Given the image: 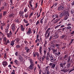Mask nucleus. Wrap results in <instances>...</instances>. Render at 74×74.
Here are the masks:
<instances>
[{
	"label": "nucleus",
	"mask_w": 74,
	"mask_h": 74,
	"mask_svg": "<svg viewBox=\"0 0 74 74\" xmlns=\"http://www.w3.org/2000/svg\"><path fill=\"white\" fill-rule=\"evenodd\" d=\"M40 22L41 24H43V18H42Z\"/></svg>",
	"instance_id": "de8ad7c7"
},
{
	"label": "nucleus",
	"mask_w": 74,
	"mask_h": 74,
	"mask_svg": "<svg viewBox=\"0 0 74 74\" xmlns=\"http://www.w3.org/2000/svg\"><path fill=\"white\" fill-rule=\"evenodd\" d=\"M47 41H45V43L44 45V47H46V45H47Z\"/></svg>",
	"instance_id": "4c0bfd02"
},
{
	"label": "nucleus",
	"mask_w": 74,
	"mask_h": 74,
	"mask_svg": "<svg viewBox=\"0 0 74 74\" xmlns=\"http://www.w3.org/2000/svg\"><path fill=\"white\" fill-rule=\"evenodd\" d=\"M38 41L39 42H40V39H37L35 41V42L36 43L37 42H38Z\"/></svg>",
	"instance_id": "8fccbe9b"
},
{
	"label": "nucleus",
	"mask_w": 74,
	"mask_h": 74,
	"mask_svg": "<svg viewBox=\"0 0 74 74\" xmlns=\"http://www.w3.org/2000/svg\"><path fill=\"white\" fill-rule=\"evenodd\" d=\"M21 31H22V32H24V30L25 29V28L23 27V25H21Z\"/></svg>",
	"instance_id": "a211bd4d"
},
{
	"label": "nucleus",
	"mask_w": 74,
	"mask_h": 74,
	"mask_svg": "<svg viewBox=\"0 0 74 74\" xmlns=\"http://www.w3.org/2000/svg\"><path fill=\"white\" fill-rule=\"evenodd\" d=\"M53 5H54V7H56V5H58V3H56Z\"/></svg>",
	"instance_id": "0e129e2a"
},
{
	"label": "nucleus",
	"mask_w": 74,
	"mask_h": 74,
	"mask_svg": "<svg viewBox=\"0 0 74 74\" xmlns=\"http://www.w3.org/2000/svg\"><path fill=\"white\" fill-rule=\"evenodd\" d=\"M48 56H49L50 58V61L51 62H54V61L56 60V58L54 56L52 55V54L50 53V52H48Z\"/></svg>",
	"instance_id": "f257e3e1"
},
{
	"label": "nucleus",
	"mask_w": 74,
	"mask_h": 74,
	"mask_svg": "<svg viewBox=\"0 0 74 74\" xmlns=\"http://www.w3.org/2000/svg\"><path fill=\"white\" fill-rule=\"evenodd\" d=\"M29 70H33L34 69V64H30L29 67Z\"/></svg>",
	"instance_id": "9b49d317"
},
{
	"label": "nucleus",
	"mask_w": 74,
	"mask_h": 74,
	"mask_svg": "<svg viewBox=\"0 0 74 74\" xmlns=\"http://www.w3.org/2000/svg\"><path fill=\"white\" fill-rule=\"evenodd\" d=\"M15 55L16 56H18V52L17 51H16V52H15Z\"/></svg>",
	"instance_id": "338daca9"
},
{
	"label": "nucleus",
	"mask_w": 74,
	"mask_h": 74,
	"mask_svg": "<svg viewBox=\"0 0 74 74\" xmlns=\"http://www.w3.org/2000/svg\"><path fill=\"white\" fill-rule=\"evenodd\" d=\"M61 25V24H60L59 25H57V26H56V27H55V29H57V28H58V27H59Z\"/></svg>",
	"instance_id": "c03bdc74"
},
{
	"label": "nucleus",
	"mask_w": 74,
	"mask_h": 74,
	"mask_svg": "<svg viewBox=\"0 0 74 74\" xmlns=\"http://www.w3.org/2000/svg\"><path fill=\"white\" fill-rule=\"evenodd\" d=\"M39 51L40 55H42V46H40L39 47Z\"/></svg>",
	"instance_id": "9d476101"
},
{
	"label": "nucleus",
	"mask_w": 74,
	"mask_h": 74,
	"mask_svg": "<svg viewBox=\"0 0 74 74\" xmlns=\"http://www.w3.org/2000/svg\"><path fill=\"white\" fill-rule=\"evenodd\" d=\"M65 14L66 16H69V13L68 12H66Z\"/></svg>",
	"instance_id": "393cba45"
},
{
	"label": "nucleus",
	"mask_w": 74,
	"mask_h": 74,
	"mask_svg": "<svg viewBox=\"0 0 74 74\" xmlns=\"http://www.w3.org/2000/svg\"><path fill=\"white\" fill-rule=\"evenodd\" d=\"M63 14H64L62 12V13H61L60 14V18H62V17L63 16Z\"/></svg>",
	"instance_id": "e433bc0d"
},
{
	"label": "nucleus",
	"mask_w": 74,
	"mask_h": 74,
	"mask_svg": "<svg viewBox=\"0 0 74 74\" xmlns=\"http://www.w3.org/2000/svg\"><path fill=\"white\" fill-rule=\"evenodd\" d=\"M14 16H15V14H11L10 15V18H11L12 17V18H14Z\"/></svg>",
	"instance_id": "b1692460"
},
{
	"label": "nucleus",
	"mask_w": 74,
	"mask_h": 74,
	"mask_svg": "<svg viewBox=\"0 0 74 74\" xmlns=\"http://www.w3.org/2000/svg\"><path fill=\"white\" fill-rule=\"evenodd\" d=\"M32 29H31V28H29L28 29V31L26 33V34L27 35H29V34H32Z\"/></svg>",
	"instance_id": "39448f33"
},
{
	"label": "nucleus",
	"mask_w": 74,
	"mask_h": 74,
	"mask_svg": "<svg viewBox=\"0 0 74 74\" xmlns=\"http://www.w3.org/2000/svg\"><path fill=\"white\" fill-rule=\"evenodd\" d=\"M4 58H7V56H6V53H5L4 54Z\"/></svg>",
	"instance_id": "774afa93"
},
{
	"label": "nucleus",
	"mask_w": 74,
	"mask_h": 74,
	"mask_svg": "<svg viewBox=\"0 0 74 74\" xmlns=\"http://www.w3.org/2000/svg\"><path fill=\"white\" fill-rule=\"evenodd\" d=\"M28 10H27V7H26L24 9V12H25H25H27V11Z\"/></svg>",
	"instance_id": "7c9ffc66"
},
{
	"label": "nucleus",
	"mask_w": 74,
	"mask_h": 74,
	"mask_svg": "<svg viewBox=\"0 0 74 74\" xmlns=\"http://www.w3.org/2000/svg\"><path fill=\"white\" fill-rule=\"evenodd\" d=\"M14 63H15V64L18 65L19 63V62L17 60L15 59L14 61Z\"/></svg>",
	"instance_id": "dca6fc26"
},
{
	"label": "nucleus",
	"mask_w": 74,
	"mask_h": 74,
	"mask_svg": "<svg viewBox=\"0 0 74 74\" xmlns=\"http://www.w3.org/2000/svg\"><path fill=\"white\" fill-rule=\"evenodd\" d=\"M12 29L13 31H14L15 29V26H12Z\"/></svg>",
	"instance_id": "473e14b6"
},
{
	"label": "nucleus",
	"mask_w": 74,
	"mask_h": 74,
	"mask_svg": "<svg viewBox=\"0 0 74 74\" xmlns=\"http://www.w3.org/2000/svg\"><path fill=\"white\" fill-rule=\"evenodd\" d=\"M24 49L25 50H26V52H27V53H29L30 49H29L28 47L25 46Z\"/></svg>",
	"instance_id": "f8f14e48"
},
{
	"label": "nucleus",
	"mask_w": 74,
	"mask_h": 74,
	"mask_svg": "<svg viewBox=\"0 0 74 74\" xmlns=\"http://www.w3.org/2000/svg\"><path fill=\"white\" fill-rule=\"evenodd\" d=\"M56 46L54 44H53L51 45V47L52 48H55Z\"/></svg>",
	"instance_id": "603ef678"
},
{
	"label": "nucleus",
	"mask_w": 74,
	"mask_h": 74,
	"mask_svg": "<svg viewBox=\"0 0 74 74\" xmlns=\"http://www.w3.org/2000/svg\"><path fill=\"white\" fill-rule=\"evenodd\" d=\"M71 23H69L67 25V26H71Z\"/></svg>",
	"instance_id": "680f3d73"
},
{
	"label": "nucleus",
	"mask_w": 74,
	"mask_h": 74,
	"mask_svg": "<svg viewBox=\"0 0 74 74\" xmlns=\"http://www.w3.org/2000/svg\"><path fill=\"white\" fill-rule=\"evenodd\" d=\"M23 14H24V12L22 10H21L19 12V14L21 15V16H23Z\"/></svg>",
	"instance_id": "2eb2a0df"
},
{
	"label": "nucleus",
	"mask_w": 74,
	"mask_h": 74,
	"mask_svg": "<svg viewBox=\"0 0 74 74\" xmlns=\"http://www.w3.org/2000/svg\"><path fill=\"white\" fill-rule=\"evenodd\" d=\"M15 41H12L10 42V45L12 46H13L15 44Z\"/></svg>",
	"instance_id": "4be33fe9"
},
{
	"label": "nucleus",
	"mask_w": 74,
	"mask_h": 74,
	"mask_svg": "<svg viewBox=\"0 0 74 74\" xmlns=\"http://www.w3.org/2000/svg\"><path fill=\"white\" fill-rule=\"evenodd\" d=\"M10 41L9 40H7V41H6V42H4V44L5 45H7V44H10Z\"/></svg>",
	"instance_id": "412c9836"
},
{
	"label": "nucleus",
	"mask_w": 74,
	"mask_h": 74,
	"mask_svg": "<svg viewBox=\"0 0 74 74\" xmlns=\"http://www.w3.org/2000/svg\"><path fill=\"white\" fill-rule=\"evenodd\" d=\"M71 14H74V10L72 9L71 10Z\"/></svg>",
	"instance_id": "ea45409f"
},
{
	"label": "nucleus",
	"mask_w": 74,
	"mask_h": 74,
	"mask_svg": "<svg viewBox=\"0 0 74 74\" xmlns=\"http://www.w3.org/2000/svg\"><path fill=\"white\" fill-rule=\"evenodd\" d=\"M74 39H72L70 41V44H71V43L73 42V41H74Z\"/></svg>",
	"instance_id": "09e8293b"
},
{
	"label": "nucleus",
	"mask_w": 74,
	"mask_h": 74,
	"mask_svg": "<svg viewBox=\"0 0 74 74\" xmlns=\"http://www.w3.org/2000/svg\"><path fill=\"white\" fill-rule=\"evenodd\" d=\"M14 22L16 23H18L19 22V20H18V19L16 18L14 21Z\"/></svg>",
	"instance_id": "58836bf2"
},
{
	"label": "nucleus",
	"mask_w": 74,
	"mask_h": 74,
	"mask_svg": "<svg viewBox=\"0 0 74 74\" xmlns=\"http://www.w3.org/2000/svg\"><path fill=\"white\" fill-rule=\"evenodd\" d=\"M57 51H57V49L53 50V53H55L57 52Z\"/></svg>",
	"instance_id": "37998d69"
},
{
	"label": "nucleus",
	"mask_w": 74,
	"mask_h": 74,
	"mask_svg": "<svg viewBox=\"0 0 74 74\" xmlns=\"http://www.w3.org/2000/svg\"><path fill=\"white\" fill-rule=\"evenodd\" d=\"M53 25H55V23H57V21H56V20H53Z\"/></svg>",
	"instance_id": "72a5a7b5"
},
{
	"label": "nucleus",
	"mask_w": 74,
	"mask_h": 74,
	"mask_svg": "<svg viewBox=\"0 0 74 74\" xmlns=\"http://www.w3.org/2000/svg\"><path fill=\"white\" fill-rule=\"evenodd\" d=\"M9 27L10 24H8L6 27L5 31V33H8V29H9Z\"/></svg>",
	"instance_id": "20e7f679"
},
{
	"label": "nucleus",
	"mask_w": 74,
	"mask_h": 74,
	"mask_svg": "<svg viewBox=\"0 0 74 74\" xmlns=\"http://www.w3.org/2000/svg\"><path fill=\"white\" fill-rule=\"evenodd\" d=\"M45 73H47V74H51L50 73V72H49V71H47L46 72H45Z\"/></svg>",
	"instance_id": "bf43d9fd"
},
{
	"label": "nucleus",
	"mask_w": 74,
	"mask_h": 74,
	"mask_svg": "<svg viewBox=\"0 0 74 74\" xmlns=\"http://www.w3.org/2000/svg\"><path fill=\"white\" fill-rule=\"evenodd\" d=\"M15 70H13V72H12L11 73V74H15Z\"/></svg>",
	"instance_id": "3c124183"
},
{
	"label": "nucleus",
	"mask_w": 74,
	"mask_h": 74,
	"mask_svg": "<svg viewBox=\"0 0 74 74\" xmlns=\"http://www.w3.org/2000/svg\"><path fill=\"white\" fill-rule=\"evenodd\" d=\"M60 69H61V71H64L65 72V71L64 69H63V68L64 66L63 65V63H61L60 64Z\"/></svg>",
	"instance_id": "7ed1b4c3"
},
{
	"label": "nucleus",
	"mask_w": 74,
	"mask_h": 74,
	"mask_svg": "<svg viewBox=\"0 0 74 74\" xmlns=\"http://www.w3.org/2000/svg\"><path fill=\"white\" fill-rule=\"evenodd\" d=\"M24 42L25 44H26L27 45V44H28V42L26 40H25Z\"/></svg>",
	"instance_id": "6e6d98bb"
},
{
	"label": "nucleus",
	"mask_w": 74,
	"mask_h": 74,
	"mask_svg": "<svg viewBox=\"0 0 74 74\" xmlns=\"http://www.w3.org/2000/svg\"><path fill=\"white\" fill-rule=\"evenodd\" d=\"M6 14H7V12L5 11L4 12H3V15L4 16L5 15H6Z\"/></svg>",
	"instance_id": "49530a36"
},
{
	"label": "nucleus",
	"mask_w": 74,
	"mask_h": 74,
	"mask_svg": "<svg viewBox=\"0 0 74 74\" xmlns=\"http://www.w3.org/2000/svg\"><path fill=\"white\" fill-rule=\"evenodd\" d=\"M61 52V51L60 50H59L58 53H55V55H57L58 56L59 55H60V52Z\"/></svg>",
	"instance_id": "f3484780"
},
{
	"label": "nucleus",
	"mask_w": 74,
	"mask_h": 74,
	"mask_svg": "<svg viewBox=\"0 0 74 74\" xmlns=\"http://www.w3.org/2000/svg\"><path fill=\"white\" fill-rule=\"evenodd\" d=\"M18 59L19 61L20 62H22L23 61V58L21 55H19L18 56Z\"/></svg>",
	"instance_id": "1a4fd4ad"
},
{
	"label": "nucleus",
	"mask_w": 74,
	"mask_h": 74,
	"mask_svg": "<svg viewBox=\"0 0 74 74\" xmlns=\"http://www.w3.org/2000/svg\"><path fill=\"white\" fill-rule=\"evenodd\" d=\"M47 57L46 58V60H48V61H49V60H50V59H49V56H48V52L47 53Z\"/></svg>",
	"instance_id": "cd10ccee"
},
{
	"label": "nucleus",
	"mask_w": 74,
	"mask_h": 74,
	"mask_svg": "<svg viewBox=\"0 0 74 74\" xmlns=\"http://www.w3.org/2000/svg\"><path fill=\"white\" fill-rule=\"evenodd\" d=\"M67 19H68V16H65L64 17V20H67Z\"/></svg>",
	"instance_id": "f704fd0d"
},
{
	"label": "nucleus",
	"mask_w": 74,
	"mask_h": 74,
	"mask_svg": "<svg viewBox=\"0 0 74 74\" xmlns=\"http://www.w3.org/2000/svg\"><path fill=\"white\" fill-rule=\"evenodd\" d=\"M64 9V6L61 5L58 8V10L60 11V10H63Z\"/></svg>",
	"instance_id": "0eeeda50"
},
{
	"label": "nucleus",
	"mask_w": 74,
	"mask_h": 74,
	"mask_svg": "<svg viewBox=\"0 0 74 74\" xmlns=\"http://www.w3.org/2000/svg\"><path fill=\"white\" fill-rule=\"evenodd\" d=\"M64 37H65V35H62V36H60V38L61 39H64V40L66 39V38H64Z\"/></svg>",
	"instance_id": "aec40b11"
},
{
	"label": "nucleus",
	"mask_w": 74,
	"mask_h": 74,
	"mask_svg": "<svg viewBox=\"0 0 74 74\" xmlns=\"http://www.w3.org/2000/svg\"><path fill=\"white\" fill-rule=\"evenodd\" d=\"M54 37H55L56 38H58V34H55L54 36Z\"/></svg>",
	"instance_id": "c9c22d12"
},
{
	"label": "nucleus",
	"mask_w": 74,
	"mask_h": 74,
	"mask_svg": "<svg viewBox=\"0 0 74 74\" xmlns=\"http://www.w3.org/2000/svg\"><path fill=\"white\" fill-rule=\"evenodd\" d=\"M12 34V32L11 31L10 32V33H7V37H8L9 38H10V37H11V35Z\"/></svg>",
	"instance_id": "6e6552de"
},
{
	"label": "nucleus",
	"mask_w": 74,
	"mask_h": 74,
	"mask_svg": "<svg viewBox=\"0 0 74 74\" xmlns=\"http://www.w3.org/2000/svg\"><path fill=\"white\" fill-rule=\"evenodd\" d=\"M23 21H24V23H28V21L26 20V18H25L23 19Z\"/></svg>",
	"instance_id": "c756f323"
},
{
	"label": "nucleus",
	"mask_w": 74,
	"mask_h": 74,
	"mask_svg": "<svg viewBox=\"0 0 74 74\" xmlns=\"http://www.w3.org/2000/svg\"><path fill=\"white\" fill-rule=\"evenodd\" d=\"M64 59H66H66H67V58H68V55H65L64 56Z\"/></svg>",
	"instance_id": "2f4dec72"
},
{
	"label": "nucleus",
	"mask_w": 74,
	"mask_h": 74,
	"mask_svg": "<svg viewBox=\"0 0 74 74\" xmlns=\"http://www.w3.org/2000/svg\"><path fill=\"white\" fill-rule=\"evenodd\" d=\"M36 55L38 58V59H39V53L38 52H36Z\"/></svg>",
	"instance_id": "c85d7f7f"
},
{
	"label": "nucleus",
	"mask_w": 74,
	"mask_h": 74,
	"mask_svg": "<svg viewBox=\"0 0 74 74\" xmlns=\"http://www.w3.org/2000/svg\"><path fill=\"white\" fill-rule=\"evenodd\" d=\"M41 59L42 62H43L45 60V56L43 55L42 56L41 58Z\"/></svg>",
	"instance_id": "4468645a"
},
{
	"label": "nucleus",
	"mask_w": 74,
	"mask_h": 74,
	"mask_svg": "<svg viewBox=\"0 0 74 74\" xmlns=\"http://www.w3.org/2000/svg\"><path fill=\"white\" fill-rule=\"evenodd\" d=\"M33 56L34 57V58H35V57L36 56V52H34L33 53Z\"/></svg>",
	"instance_id": "79ce46f5"
},
{
	"label": "nucleus",
	"mask_w": 74,
	"mask_h": 74,
	"mask_svg": "<svg viewBox=\"0 0 74 74\" xmlns=\"http://www.w3.org/2000/svg\"><path fill=\"white\" fill-rule=\"evenodd\" d=\"M71 63H69L68 64H67V67H70V64H71Z\"/></svg>",
	"instance_id": "052dcab7"
},
{
	"label": "nucleus",
	"mask_w": 74,
	"mask_h": 74,
	"mask_svg": "<svg viewBox=\"0 0 74 74\" xmlns=\"http://www.w3.org/2000/svg\"><path fill=\"white\" fill-rule=\"evenodd\" d=\"M61 5H62L64 6V5H65V2H63L62 3Z\"/></svg>",
	"instance_id": "864d4df0"
},
{
	"label": "nucleus",
	"mask_w": 74,
	"mask_h": 74,
	"mask_svg": "<svg viewBox=\"0 0 74 74\" xmlns=\"http://www.w3.org/2000/svg\"><path fill=\"white\" fill-rule=\"evenodd\" d=\"M49 66H46L45 69V72H46L47 71H49Z\"/></svg>",
	"instance_id": "6ab92c4d"
},
{
	"label": "nucleus",
	"mask_w": 74,
	"mask_h": 74,
	"mask_svg": "<svg viewBox=\"0 0 74 74\" xmlns=\"http://www.w3.org/2000/svg\"><path fill=\"white\" fill-rule=\"evenodd\" d=\"M56 18H59V15H58V14H56L53 15V18L54 19H55Z\"/></svg>",
	"instance_id": "ddd939ff"
},
{
	"label": "nucleus",
	"mask_w": 74,
	"mask_h": 74,
	"mask_svg": "<svg viewBox=\"0 0 74 74\" xmlns=\"http://www.w3.org/2000/svg\"><path fill=\"white\" fill-rule=\"evenodd\" d=\"M28 14H25V18H28Z\"/></svg>",
	"instance_id": "69168bd1"
},
{
	"label": "nucleus",
	"mask_w": 74,
	"mask_h": 74,
	"mask_svg": "<svg viewBox=\"0 0 74 74\" xmlns=\"http://www.w3.org/2000/svg\"><path fill=\"white\" fill-rule=\"evenodd\" d=\"M51 29L50 28H49L46 31L45 34V37L46 38L49 37L50 36V33H51Z\"/></svg>",
	"instance_id": "f03ea898"
},
{
	"label": "nucleus",
	"mask_w": 74,
	"mask_h": 74,
	"mask_svg": "<svg viewBox=\"0 0 74 74\" xmlns=\"http://www.w3.org/2000/svg\"><path fill=\"white\" fill-rule=\"evenodd\" d=\"M20 47V45H17L16 46V48H19Z\"/></svg>",
	"instance_id": "13d9d810"
},
{
	"label": "nucleus",
	"mask_w": 74,
	"mask_h": 74,
	"mask_svg": "<svg viewBox=\"0 0 74 74\" xmlns=\"http://www.w3.org/2000/svg\"><path fill=\"white\" fill-rule=\"evenodd\" d=\"M71 29V26H68L66 27V29H69L70 30Z\"/></svg>",
	"instance_id": "a19ab883"
},
{
	"label": "nucleus",
	"mask_w": 74,
	"mask_h": 74,
	"mask_svg": "<svg viewBox=\"0 0 74 74\" xmlns=\"http://www.w3.org/2000/svg\"><path fill=\"white\" fill-rule=\"evenodd\" d=\"M20 40V39H19V38H17L16 39V41H17V42H19Z\"/></svg>",
	"instance_id": "5fc2aeb1"
},
{
	"label": "nucleus",
	"mask_w": 74,
	"mask_h": 74,
	"mask_svg": "<svg viewBox=\"0 0 74 74\" xmlns=\"http://www.w3.org/2000/svg\"><path fill=\"white\" fill-rule=\"evenodd\" d=\"M29 61L30 63H31V64H34L33 62V60L32 59H30L29 60Z\"/></svg>",
	"instance_id": "5701e85b"
},
{
	"label": "nucleus",
	"mask_w": 74,
	"mask_h": 74,
	"mask_svg": "<svg viewBox=\"0 0 74 74\" xmlns=\"http://www.w3.org/2000/svg\"><path fill=\"white\" fill-rule=\"evenodd\" d=\"M55 66H56V64H53V65H52L51 68V69H54L55 67Z\"/></svg>",
	"instance_id": "a878e982"
},
{
	"label": "nucleus",
	"mask_w": 74,
	"mask_h": 74,
	"mask_svg": "<svg viewBox=\"0 0 74 74\" xmlns=\"http://www.w3.org/2000/svg\"><path fill=\"white\" fill-rule=\"evenodd\" d=\"M2 65H3L4 67H5L6 66L8 65V62L6 61H3L2 62Z\"/></svg>",
	"instance_id": "423d86ee"
},
{
	"label": "nucleus",
	"mask_w": 74,
	"mask_h": 74,
	"mask_svg": "<svg viewBox=\"0 0 74 74\" xmlns=\"http://www.w3.org/2000/svg\"><path fill=\"white\" fill-rule=\"evenodd\" d=\"M7 37H5L3 38V41L4 42H6L7 41Z\"/></svg>",
	"instance_id": "bb28decb"
},
{
	"label": "nucleus",
	"mask_w": 74,
	"mask_h": 74,
	"mask_svg": "<svg viewBox=\"0 0 74 74\" xmlns=\"http://www.w3.org/2000/svg\"><path fill=\"white\" fill-rule=\"evenodd\" d=\"M10 2L12 4H10L11 5H13V4H12V0H10Z\"/></svg>",
	"instance_id": "e2e57ef3"
},
{
	"label": "nucleus",
	"mask_w": 74,
	"mask_h": 74,
	"mask_svg": "<svg viewBox=\"0 0 74 74\" xmlns=\"http://www.w3.org/2000/svg\"><path fill=\"white\" fill-rule=\"evenodd\" d=\"M38 23H39V21L38 20L36 22V25H38Z\"/></svg>",
	"instance_id": "4d7b16f0"
},
{
	"label": "nucleus",
	"mask_w": 74,
	"mask_h": 74,
	"mask_svg": "<svg viewBox=\"0 0 74 74\" xmlns=\"http://www.w3.org/2000/svg\"><path fill=\"white\" fill-rule=\"evenodd\" d=\"M33 12L31 13L29 15V18H31V16H32L33 15Z\"/></svg>",
	"instance_id": "a18cd8bd"
}]
</instances>
